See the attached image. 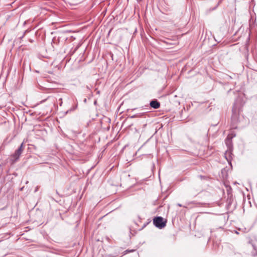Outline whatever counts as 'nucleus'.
Wrapping results in <instances>:
<instances>
[{"instance_id":"f257e3e1","label":"nucleus","mask_w":257,"mask_h":257,"mask_svg":"<svg viewBox=\"0 0 257 257\" xmlns=\"http://www.w3.org/2000/svg\"><path fill=\"white\" fill-rule=\"evenodd\" d=\"M154 225L159 228H163L166 225V221L162 217H157L153 219Z\"/></svg>"},{"instance_id":"f03ea898","label":"nucleus","mask_w":257,"mask_h":257,"mask_svg":"<svg viewBox=\"0 0 257 257\" xmlns=\"http://www.w3.org/2000/svg\"><path fill=\"white\" fill-rule=\"evenodd\" d=\"M24 148H23V143H22L20 148L17 150L15 153L12 155L11 157L13 159V162L16 161L17 160L19 159L20 155L22 153L23 151Z\"/></svg>"},{"instance_id":"7ed1b4c3","label":"nucleus","mask_w":257,"mask_h":257,"mask_svg":"<svg viewBox=\"0 0 257 257\" xmlns=\"http://www.w3.org/2000/svg\"><path fill=\"white\" fill-rule=\"evenodd\" d=\"M150 106L155 109H157L160 107V104L157 100H152L150 102Z\"/></svg>"},{"instance_id":"20e7f679","label":"nucleus","mask_w":257,"mask_h":257,"mask_svg":"<svg viewBox=\"0 0 257 257\" xmlns=\"http://www.w3.org/2000/svg\"><path fill=\"white\" fill-rule=\"evenodd\" d=\"M178 206H179L180 207L182 206V205L181 204H178Z\"/></svg>"}]
</instances>
